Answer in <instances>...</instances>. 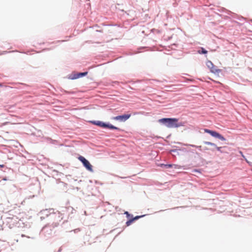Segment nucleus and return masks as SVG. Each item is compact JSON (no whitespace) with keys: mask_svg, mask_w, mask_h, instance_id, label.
Wrapping results in <instances>:
<instances>
[{"mask_svg":"<svg viewBox=\"0 0 252 252\" xmlns=\"http://www.w3.org/2000/svg\"><path fill=\"white\" fill-rule=\"evenodd\" d=\"M161 166H164L166 168H171V167H174L175 168H179L178 167V166L177 165H176V164H161Z\"/></svg>","mask_w":252,"mask_h":252,"instance_id":"nucleus-6","label":"nucleus"},{"mask_svg":"<svg viewBox=\"0 0 252 252\" xmlns=\"http://www.w3.org/2000/svg\"><path fill=\"white\" fill-rule=\"evenodd\" d=\"M204 144L207 145H210V146L216 147V145L215 143H212L210 142L205 141V142H204Z\"/></svg>","mask_w":252,"mask_h":252,"instance_id":"nucleus-7","label":"nucleus"},{"mask_svg":"<svg viewBox=\"0 0 252 252\" xmlns=\"http://www.w3.org/2000/svg\"><path fill=\"white\" fill-rule=\"evenodd\" d=\"M133 220L132 219H131L129 220H128L126 222V224L127 226L130 225L131 224V223L133 222Z\"/></svg>","mask_w":252,"mask_h":252,"instance_id":"nucleus-10","label":"nucleus"},{"mask_svg":"<svg viewBox=\"0 0 252 252\" xmlns=\"http://www.w3.org/2000/svg\"><path fill=\"white\" fill-rule=\"evenodd\" d=\"M204 131L206 133H209L211 134L212 136L219 138V139L222 140V141H225V138L223 137L221 135H220V133H218L216 131L211 130L208 129H204Z\"/></svg>","mask_w":252,"mask_h":252,"instance_id":"nucleus-4","label":"nucleus"},{"mask_svg":"<svg viewBox=\"0 0 252 252\" xmlns=\"http://www.w3.org/2000/svg\"><path fill=\"white\" fill-rule=\"evenodd\" d=\"M78 159L82 162L83 165L89 171L92 172L93 171V166L90 164L89 161L87 160L84 157L80 156L78 157Z\"/></svg>","mask_w":252,"mask_h":252,"instance_id":"nucleus-2","label":"nucleus"},{"mask_svg":"<svg viewBox=\"0 0 252 252\" xmlns=\"http://www.w3.org/2000/svg\"><path fill=\"white\" fill-rule=\"evenodd\" d=\"M1 86V84H0V87Z\"/></svg>","mask_w":252,"mask_h":252,"instance_id":"nucleus-16","label":"nucleus"},{"mask_svg":"<svg viewBox=\"0 0 252 252\" xmlns=\"http://www.w3.org/2000/svg\"><path fill=\"white\" fill-rule=\"evenodd\" d=\"M207 64L208 66L209 67H210L211 65H212V66L213 65L211 61H208L207 63Z\"/></svg>","mask_w":252,"mask_h":252,"instance_id":"nucleus-11","label":"nucleus"},{"mask_svg":"<svg viewBox=\"0 0 252 252\" xmlns=\"http://www.w3.org/2000/svg\"><path fill=\"white\" fill-rule=\"evenodd\" d=\"M211 71L213 72H214V71L213 69H211Z\"/></svg>","mask_w":252,"mask_h":252,"instance_id":"nucleus-15","label":"nucleus"},{"mask_svg":"<svg viewBox=\"0 0 252 252\" xmlns=\"http://www.w3.org/2000/svg\"><path fill=\"white\" fill-rule=\"evenodd\" d=\"M140 217H141L140 216H136L134 218L132 219V220H136L138 219Z\"/></svg>","mask_w":252,"mask_h":252,"instance_id":"nucleus-13","label":"nucleus"},{"mask_svg":"<svg viewBox=\"0 0 252 252\" xmlns=\"http://www.w3.org/2000/svg\"><path fill=\"white\" fill-rule=\"evenodd\" d=\"M215 147L216 148L217 150L218 151L220 152V153H222V152H223L221 150V147H217V146H216V147Z\"/></svg>","mask_w":252,"mask_h":252,"instance_id":"nucleus-12","label":"nucleus"},{"mask_svg":"<svg viewBox=\"0 0 252 252\" xmlns=\"http://www.w3.org/2000/svg\"><path fill=\"white\" fill-rule=\"evenodd\" d=\"M131 117V114H125L123 115L118 116L114 117L112 118V120L116 121H119L120 122H125Z\"/></svg>","mask_w":252,"mask_h":252,"instance_id":"nucleus-5","label":"nucleus"},{"mask_svg":"<svg viewBox=\"0 0 252 252\" xmlns=\"http://www.w3.org/2000/svg\"><path fill=\"white\" fill-rule=\"evenodd\" d=\"M158 122L163 123L168 128H174L182 126L184 124L178 123V119L176 118H162L159 119Z\"/></svg>","mask_w":252,"mask_h":252,"instance_id":"nucleus-1","label":"nucleus"},{"mask_svg":"<svg viewBox=\"0 0 252 252\" xmlns=\"http://www.w3.org/2000/svg\"><path fill=\"white\" fill-rule=\"evenodd\" d=\"M198 52L199 53V54H206L207 53V51L204 48H201V51H198Z\"/></svg>","mask_w":252,"mask_h":252,"instance_id":"nucleus-8","label":"nucleus"},{"mask_svg":"<svg viewBox=\"0 0 252 252\" xmlns=\"http://www.w3.org/2000/svg\"><path fill=\"white\" fill-rule=\"evenodd\" d=\"M240 153L244 158H245V156L243 155V153L241 151L240 152Z\"/></svg>","mask_w":252,"mask_h":252,"instance_id":"nucleus-14","label":"nucleus"},{"mask_svg":"<svg viewBox=\"0 0 252 252\" xmlns=\"http://www.w3.org/2000/svg\"><path fill=\"white\" fill-rule=\"evenodd\" d=\"M88 73L87 72H83V73H80L78 75V77H82V76H85L86 75H87Z\"/></svg>","mask_w":252,"mask_h":252,"instance_id":"nucleus-9","label":"nucleus"},{"mask_svg":"<svg viewBox=\"0 0 252 252\" xmlns=\"http://www.w3.org/2000/svg\"><path fill=\"white\" fill-rule=\"evenodd\" d=\"M93 124L101 127L108 128L111 129H119L117 127L110 124H106L101 121L94 122Z\"/></svg>","mask_w":252,"mask_h":252,"instance_id":"nucleus-3","label":"nucleus"}]
</instances>
